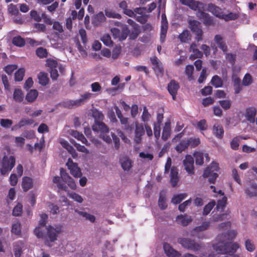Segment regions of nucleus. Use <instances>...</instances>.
I'll list each match as a JSON object with an SVG mask.
<instances>
[{
	"mask_svg": "<svg viewBox=\"0 0 257 257\" xmlns=\"http://www.w3.org/2000/svg\"><path fill=\"white\" fill-rule=\"evenodd\" d=\"M236 235L234 230H230L227 234H219L216 238L215 242L212 247L218 253L236 251L239 245L236 243L228 244L227 241L232 239Z\"/></svg>",
	"mask_w": 257,
	"mask_h": 257,
	"instance_id": "1",
	"label": "nucleus"
},
{
	"mask_svg": "<svg viewBox=\"0 0 257 257\" xmlns=\"http://www.w3.org/2000/svg\"><path fill=\"white\" fill-rule=\"evenodd\" d=\"M180 1L182 4L188 6L192 10L198 11L196 14L197 17L205 25L212 24V17L202 11L204 8V5L202 3L194 0H180Z\"/></svg>",
	"mask_w": 257,
	"mask_h": 257,
	"instance_id": "2",
	"label": "nucleus"
},
{
	"mask_svg": "<svg viewBox=\"0 0 257 257\" xmlns=\"http://www.w3.org/2000/svg\"><path fill=\"white\" fill-rule=\"evenodd\" d=\"M207 10L214 16L226 22L236 20L239 17L237 12H227L225 8H221L212 4L208 5Z\"/></svg>",
	"mask_w": 257,
	"mask_h": 257,
	"instance_id": "3",
	"label": "nucleus"
},
{
	"mask_svg": "<svg viewBox=\"0 0 257 257\" xmlns=\"http://www.w3.org/2000/svg\"><path fill=\"white\" fill-rule=\"evenodd\" d=\"M5 149L8 152L3 153L4 156L0 167V172L3 175L8 174L14 167L16 162L15 157L11 155L10 148L6 147Z\"/></svg>",
	"mask_w": 257,
	"mask_h": 257,
	"instance_id": "4",
	"label": "nucleus"
},
{
	"mask_svg": "<svg viewBox=\"0 0 257 257\" xmlns=\"http://www.w3.org/2000/svg\"><path fill=\"white\" fill-rule=\"evenodd\" d=\"M178 242L182 247L188 250L196 251L201 249V245L196 242L194 240L184 237H180L178 239Z\"/></svg>",
	"mask_w": 257,
	"mask_h": 257,
	"instance_id": "5",
	"label": "nucleus"
},
{
	"mask_svg": "<svg viewBox=\"0 0 257 257\" xmlns=\"http://www.w3.org/2000/svg\"><path fill=\"white\" fill-rule=\"evenodd\" d=\"M92 130L94 132L100 133L101 137L106 143H109L111 142V138L109 136L105 135V133L108 132V128L104 123L96 122L92 126Z\"/></svg>",
	"mask_w": 257,
	"mask_h": 257,
	"instance_id": "6",
	"label": "nucleus"
},
{
	"mask_svg": "<svg viewBox=\"0 0 257 257\" xmlns=\"http://www.w3.org/2000/svg\"><path fill=\"white\" fill-rule=\"evenodd\" d=\"M219 170L218 164L216 162H212L211 165L208 167L204 172L203 177L209 178V181L210 183H214L218 177L217 172Z\"/></svg>",
	"mask_w": 257,
	"mask_h": 257,
	"instance_id": "7",
	"label": "nucleus"
},
{
	"mask_svg": "<svg viewBox=\"0 0 257 257\" xmlns=\"http://www.w3.org/2000/svg\"><path fill=\"white\" fill-rule=\"evenodd\" d=\"M47 229L48 236L51 241H54L56 240L58 235L63 231V226L60 224H56L54 226H48Z\"/></svg>",
	"mask_w": 257,
	"mask_h": 257,
	"instance_id": "8",
	"label": "nucleus"
},
{
	"mask_svg": "<svg viewBox=\"0 0 257 257\" xmlns=\"http://www.w3.org/2000/svg\"><path fill=\"white\" fill-rule=\"evenodd\" d=\"M93 96V94L90 92H85L82 94L80 98L76 100H70L67 101L66 105L69 107L78 106L90 99Z\"/></svg>",
	"mask_w": 257,
	"mask_h": 257,
	"instance_id": "9",
	"label": "nucleus"
},
{
	"mask_svg": "<svg viewBox=\"0 0 257 257\" xmlns=\"http://www.w3.org/2000/svg\"><path fill=\"white\" fill-rule=\"evenodd\" d=\"M210 225V222L208 221H204L202 224L195 227L191 231V235L195 236L199 239H202L204 237V235L202 232L207 230Z\"/></svg>",
	"mask_w": 257,
	"mask_h": 257,
	"instance_id": "10",
	"label": "nucleus"
},
{
	"mask_svg": "<svg viewBox=\"0 0 257 257\" xmlns=\"http://www.w3.org/2000/svg\"><path fill=\"white\" fill-rule=\"evenodd\" d=\"M130 31L126 26L122 27L121 31L117 28H112L111 32L114 39H117L119 41H123L125 40L129 33Z\"/></svg>",
	"mask_w": 257,
	"mask_h": 257,
	"instance_id": "11",
	"label": "nucleus"
},
{
	"mask_svg": "<svg viewBox=\"0 0 257 257\" xmlns=\"http://www.w3.org/2000/svg\"><path fill=\"white\" fill-rule=\"evenodd\" d=\"M133 15L130 17L135 18L136 20L141 23H145L147 21L146 15V9L145 8H137L133 11Z\"/></svg>",
	"mask_w": 257,
	"mask_h": 257,
	"instance_id": "12",
	"label": "nucleus"
},
{
	"mask_svg": "<svg viewBox=\"0 0 257 257\" xmlns=\"http://www.w3.org/2000/svg\"><path fill=\"white\" fill-rule=\"evenodd\" d=\"M189 27L191 31L196 35V39L198 41L202 40V31L200 26V23L195 20L189 21Z\"/></svg>",
	"mask_w": 257,
	"mask_h": 257,
	"instance_id": "13",
	"label": "nucleus"
},
{
	"mask_svg": "<svg viewBox=\"0 0 257 257\" xmlns=\"http://www.w3.org/2000/svg\"><path fill=\"white\" fill-rule=\"evenodd\" d=\"M135 126L134 140L136 143L139 144L142 142V137L145 134V129L144 125L137 121L135 122Z\"/></svg>",
	"mask_w": 257,
	"mask_h": 257,
	"instance_id": "14",
	"label": "nucleus"
},
{
	"mask_svg": "<svg viewBox=\"0 0 257 257\" xmlns=\"http://www.w3.org/2000/svg\"><path fill=\"white\" fill-rule=\"evenodd\" d=\"M60 176L62 180L66 182L71 189L75 190L76 189L77 186L74 180L62 168L60 169Z\"/></svg>",
	"mask_w": 257,
	"mask_h": 257,
	"instance_id": "15",
	"label": "nucleus"
},
{
	"mask_svg": "<svg viewBox=\"0 0 257 257\" xmlns=\"http://www.w3.org/2000/svg\"><path fill=\"white\" fill-rule=\"evenodd\" d=\"M185 170L189 175L194 173V159L191 155H187L183 161Z\"/></svg>",
	"mask_w": 257,
	"mask_h": 257,
	"instance_id": "16",
	"label": "nucleus"
},
{
	"mask_svg": "<svg viewBox=\"0 0 257 257\" xmlns=\"http://www.w3.org/2000/svg\"><path fill=\"white\" fill-rule=\"evenodd\" d=\"M66 165L68 169L70 170L71 174L73 177L78 178L82 176V173L80 168L77 166V165L73 163L71 159L68 160Z\"/></svg>",
	"mask_w": 257,
	"mask_h": 257,
	"instance_id": "17",
	"label": "nucleus"
},
{
	"mask_svg": "<svg viewBox=\"0 0 257 257\" xmlns=\"http://www.w3.org/2000/svg\"><path fill=\"white\" fill-rule=\"evenodd\" d=\"M245 192L249 197H257V180L247 183Z\"/></svg>",
	"mask_w": 257,
	"mask_h": 257,
	"instance_id": "18",
	"label": "nucleus"
},
{
	"mask_svg": "<svg viewBox=\"0 0 257 257\" xmlns=\"http://www.w3.org/2000/svg\"><path fill=\"white\" fill-rule=\"evenodd\" d=\"M150 60L153 65V68L156 74L158 76L162 75L163 72V68L160 61L156 57H152Z\"/></svg>",
	"mask_w": 257,
	"mask_h": 257,
	"instance_id": "19",
	"label": "nucleus"
},
{
	"mask_svg": "<svg viewBox=\"0 0 257 257\" xmlns=\"http://www.w3.org/2000/svg\"><path fill=\"white\" fill-rule=\"evenodd\" d=\"M163 247L166 254L168 257H181V253L174 249L169 243H165Z\"/></svg>",
	"mask_w": 257,
	"mask_h": 257,
	"instance_id": "20",
	"label": "nucleus"
},
{
	"mask_svg": "<svg viewBox=\"0 0 257 257\" xmlns=\"http://www.w3.org/2000/svg\"><path fill=\"white\" fill-rule=\"evenodd\" d=\"M25 247L23 241L19 240L13 243V251L15 257H20Z\"/></svg>",
	"mask_w": 257,
	"mask_h": 257,
	"instance_id": "21",
	"label": "nucleus"
},
{
	"mask_svg": "<svg viewBox=\"0 0 257 257\" xmlns=\"http://www.w3.org/2000/svg\"><path fill=\"white\" fill-rule=\"evenodd\" d=\"M214 40L219 48L223 52H226L227 51V46L222 36L216 35L214 36Z\"/></svg>",
	"mask_w": 257,
	"mask_h": 257,
	"instance_id": "22",
	"label": "nucleus"
},
{
	"mask_svg": "<svg viewBox=\"0 0 257 257\" xmlns=\"http://www.w3.org/2000/svg\"><path fill=\"white\" fill-rule=\"evenodd\" d=\"M168 30V22L165 14L162 15V25L161 29L160 39L163 42L165 40Z\"/></svg>",
	"mask_w": 257,
	"mask_h": 257,
	"instance_id": "23",
	"label": "nucleus"
},
{
	"mask_svg": "<svg viewBox=\"0 0 257 257\" xmlns=\"http://www.w3.org/2000/svg\"><path fill=\"white\" fill-rule=\"evenodd\" d=\"M179 88V84L174 80H172L168 85V90L172 96L173 100L176 98V95Z\"/></svg>",
	"mask_w": 257,
	"mask_h": 257,
	"instance_id": "24",
	"label": "nucleus"
},
{
	"mask_svg": "<svg viewBox=\"0 0 257 257\" xmlns=\"http://www.w3.org/2000/svg\"><path fill=\"white\" fill-rule=\"evenodd\" d=\"M178 223L180 225L185 226L188 225L192 221V218L191 216L187 214L178 215L176 219Z\"/></svg>",
	"mask_w": 257,
	"mask_h": 257,
	"instance_id": "25",
	"label": "nucleus"
},
{
	"mask_svg": "<svg viewBox=\"0 0 257 257\" xmlns=\"http://www.w3.org/2000/svg\"><path fill=\"white\" fill-rule=\"evenodd\" d=\"M33 180L32 178L25 176L22 178V187L24 191L26 192L33 186Z\"/></svg>",
	"mask_w": 257,
	"mask_h": 257,
	"instance_id": "26",
	"label": "nucleus"
},
{
	"mask_svg": "<svg viewBox=\"0 0 257 257\" xmlns=\"http://www.w3.org/2000/svg\"><path fill=\"white\" fill-rule=\"evenodd\" d=\"M194 157L195 159L196 164L197 165H201L203 164L204 157L206 158V160L208 161L209 158L207 154H204L201 151H196L194 153Z\"/></svg>",
	"mask_w": 257,
	"mask_h": 257,
	"instance_id": "27",
	"label": "nucleus"
},
{
	"mask_svg": "<svg viewBox=\"0 0 257 257\" xmlns=\"http://www.w3.org/2000/svg\"><path fill=\"white\" fill-rule=\"evenodd\" d=\"M256 114V109L254 107H249L246 109L245 117L250 122H254Z\"/></svg>",
	"mask_w": 257,
	"mask_h": 257,
	"instance_id": "28",
	"label": "nucleus"
},
{
	"mask_svg": "<svg viewBox=\"0 0 257 257\" xmlns=\"http://www.w3.org/2000/svg\"><path fill=\"white\" fill-rule=\"evenodd\" d=\"M69 133L78 141L81 142L86 145H88V142L83 134L73 130H70Z\"/></svg>",
	"mask_w": 257,
	"mask_h": 257,
	"instance_id": "29",
	"label": "nucleus"
},
{
	"mask_svg": "<svg viewBox=\"0 0 257 257\" xmlns=\"http://www.w3.org/2000/svg\"><path fill=\"white\" fill-rule=\"evenodd\" d=\"M212 131L213 134L218 139H222L223 134L224 130L222 126L218 123H215L213 126Z\"/></svg>",
	"mask_w": 257,
	"mask_h": 257,
	"instance_id": "30",
	"label": "nucleus"
},
{
	"mask_svg": "<svg viewBox=\"0 0 257 257\" xmlns=\"http://www.w3.org/2000/svg\"><path fill=\"white\" fill-rule=\"evenodd\" d=\"M170 180L172 186L175 187L178 181V170L175 167H172L171 169Z\"/></svg>",
	"mask_w": 257,
	"mask_h": 257,
	"instance_id": "31",
	"label": "nucleus"
},
{
	"mask_svg": "<svg viewBox=\"0 0 257 257\" xmlns=\"http://www.w3.org/2000/svg\"><path fill=\"white\" fill-rule=\"evenodd\" d=\"M171 134V124L169 121L166 122L164 127L162 138L164 140H167L170 137Z\"/></svg>",
	"mask_w": 257,
	"mask_h": 257,
	"instance_id": "32",
	"label": "nucleus"
},
{
	"mask_svg": "<svg viewBox=\"0 0 257 257\" xmlns=\"http://www.w3.org/2000/svg\"><path fill=\"white\" fill-rule=\"evenodd\" d=\"M38 95V92L36 89H32L26 95V99L29 102H32L35 100Z\"/></svg>",
	"mask_w": 257,
	"mask_h": 257,
	"instance_id": "33",
	"label": "nucleus"
},
{
	"mask_svg": "<svg viewBox=\"0 0 257 257\" xmlns=\"http://www.w3.org/2000/svg\"><path fill=\"white\" fill-rule=\"evenodd\" d=\"M119 8L122 10L123 14L128 16H132L133 15V10L127 9V3L123 1L121 2L119 4Z\"/></svg>",
	"mask_w": 257,
	"mask_h": 257,
	"instance_id": "34",
	"label": "nucleus"
},
{
	"mask_svg": "<svg viewBox=\"0 0 257 257\" xmlns=\"http://www.w3.org/2000/svg\"><path fill=\"white\" fill-rule=\"evenodd\" d=\"M75 212L81 216L85 218L86 219L88 220L91 222H94L95 220V217L94 215L88 213L86 212L80 211L78 210H75Z\"/></svg>",
	"mask_w": 257,
	"mask_h": 257,
	"instance_id": "35",
	"label": "nucleus"
},
{
	"mask_svg": "<svg viewBox=\"0 0 257 257\" xmlns=\"http://www.w3.org/2000/svg\"><path fill=\"white\" fill-rule=\"evenodd\" d=\"M195 44H192L190 46V50L193 52V53L191 55L190 58L194 59L196 58H200L202 56V53L198 49H196Z\"/></svg>",
	"mask_w": 257,
	"mask_h": 257,
	"instance_id": "36",
	"label": "nucleus"
},
{
	"mask_svg": "<svg viewBox=\"0 0 257 257\" xmlns=\"http://www.w3.org/2000/svg\"><path fill=\"white\" fill-rule=\"evenodd\" d=\"M38 78L40 84L45 86L49 82V78L47 74L44 72H40L38 75Z\"/></svg>",
	"mask_w": 257,
	"mask_h": 257,
	"instance_id": "37",
	"label": "nucleus"
},
{
	"mask_svg": "<svg viewBox=\"0 0 257 257\" xmlns=\"http://www.w3.org/2000/svg\"><path fill=\"white\" fill-rule=\"evenodd\" d=\"M24 94L20 89H16L13 94V98L17 102H21L23 100Z\"/></svg>",
	"mask_w": 257,
	"mask_h": 257,
	"instance_id": "38",
	"label": "nucleus"
},
{
	"mask_svg": "<svg viewBox=\"0 0 257 257\" xmlns=\"http://www.w3.org/2000/svg\"><path fill=\"white\" fill-rule=\"evenodd\" d=\"M11 232L12 233H14L17 235H19L21 234V224L19 222H16L12 224Z\"/></svg>",
	"mask_w": 257,
	"mask_h": 257,
	"instance_id": "39",
	"label": "nucleus"
},
{
	"mask_svg": "<svg viewBox=\"0 0 257 257\" xmlns=\"http://www.w3.org/2000/svg\"><path fill=\"white\" fill-rule=\"evenodd\" d=\"M121 167L124 170H128L132 167L131 161L126 158L121 159Z\"/></svg>",
	"mask_w": 257,
	"mask_h": 257,
	"instance_id": "40",
	"label": "nucleus"
},
{
	"mask_svg": "<svg viewBox=\"0 0 257 257\" xmlns=\"http://www.w3.org/2000/svg\"><path fill=\"white\" fill-rule=\"evenodd\" d=\"M178 38L182 42H187L190 39L191 36L189 32L185 30L179 35Z\"/></svg>",
	"mask_w": 257,
	"mask_h": 257,
	"instance_id": "41",
	"label": "nucleus"
},
{
	"mask_svg": "<svg viewBox=\"0 0 257 257\" xmlns=\"http://www.w3.org/2000/svg\"><path fill=\"white\" fill-rule=\"evenodd\" d=\"M227 200V198L225 196H223L221 199H220L218 201L216 206V208L218 211H223L226 206Z\"/></svg>",
	"mask_w": 257,
	"mask_h": 257,
	"instance_id": "42",
	"label": "nucleus"
},
{
	"mask_svg": "<svg viewBox=\"0 0 257 257\" xmlns=\"http://www.w3.org/2000/svg\"><path fill=\"white\" fill-rule=\"evenodd\" d=\"M253 81L252 76L249 73H246L243 78L242 83L243 86H247L252 84Z\"/></svg>",
	"mask_w": 257,
	"mask_h": 257,
	"instance_id": "43",
	"label": "nucleus"
},
{
	"mask_svg": "<svg viewBox=\"0 0 257 257\" xmlns=\"http://www.w3.org/2000/svg\"><path fill=\"white\" fill-rule=\"evenodd\" d=\"M186 197L187 194L185 193L176 195L173 196V197L172 199L171 202L172 203L174 204H177L180 203Z\"/></svg>",
	"mask_w": 257,
	"mask_h": 257,
	"instance_id": "44",
	"label": "nucleus"
},
{
	"mask_svg": "<svg viewBox=\"0 0 257 257\" xmlns=\"http://www.w3.org/2000/svg\"><path fill=\"white\" fill-rule=\"evenodd\" d=\"M105 17L102 12H99L94 17L93 23L95 25H98L100 23L104 22Z\"/></svg>",
	"mask_w": 257,
	"mask_h": 257,
	"instance_id": "45",
	"label": "nucleus"
},
{
	"mask_svg": "<svg viewBox=\"0 0 257 257\" xmlns=\"http://www.w3.org/2000/svg\"><path fill=\"white\" fill-rule=\"evenodd\" d=\"M215 203L214 201H212L208 203L207 205H206L203 209V215L206 216L208 214L212 208L214 207Z\"/></svg>",
	"mask_w": 257,
	"mask_h": 257,
	"instance_id": "46",
	"label": "nucleus"
},
{
	"mask_svg": "<svg viewBox=\"0 0 257 257\" xmlns=\"http://www.w3.org/2000/svg\"><path fill=\"white\" fill-rule=\"evenodd\" d=\"M92 116L95 118V122H99L98 121V120H101L102 119L103 116L101 112H99L96 109H91Z\"/></svg>",
	"mask_w": 257,
	"mask_h": 257,
	"instance_id": "47",
	"label": "nucleus"
},
{
	"mask_svg": "<svg viewBox=\"0 0 257 257\" xmlns=\"http://www.w3.org/2000/svg\"><path fill=\"white\" fill-rule=\"evenodd\" d=\"M23 205L20 203H18L13 210V215L16 216L20 215L22 213Z\"/></svg>",
	"mask_w": 257,
	"mask_h": 257,
	"instance_id": "48",
	"label": "nucleus"
},
{
	"mask_svg": "<svg viewBox=\"0 0 257 257\" xmlns=\"http://www.w3.org/2000/svg\"><path fill=\"white\" fill-rule=\"evenodd\" d=\"M59 142L62 147L66 149L69 152H74L73 148L69 145L67 141L63 139H60Z\"/></svg>",
	"mask_w": 257,
	"mask_h": 257,
	"instance_id": "49",
	"label": "nucleus"
},
{
	"mask_svg": "<svg viewBox=\"0 0 257 257\" xmlns=\"http://www.w3.org/2000/svg\"><path fill=\"white\" fill-rule=\"evenodd\" d=\"M101 41L103 44L108 47L112 45V41H111L110 36L108 34L104 35L101 38Z\"/></svg>",
	"mask_w": 257,
	"mask_h": 257,
	"instance_id": "50",
	"label": "nucleus"
},
{
	"mask_svg": "<svg viewBox=\"0 0 257 257\" xmlns=\"http://www.w3.org/2000/svg\"><path fill=\"white\" fill-rule=\"evenodd\" d=\"M68 196L79 203H81L83 201V198L80 195L75 192L69 193Z\"/></svg>",
	"mask_w": 257,
	"mask_h": 257,
	"instance_id": "51",
	"label": "nucleus"
},
{
	"mask_svg": "<svg viewBox=\"0 0 257 257\" xmlns=\"http://www.w3.org/2000/svg\"><path fill=\"white\" fill-rule=\"evenodd\" d=\"M25 72V69L24 68H21L15 73V80L17 81H21L23 80Z\"/></svg>",
	"mask_w": 257,
	"mask_h": 257,
	"instance_id": "52",
	"label": "nucleus"
},
{
	"mask_svg": "<svg viewBox=\"0 0 257 257\" xmlns=\"http://www.w3.org/2000/svg\"><path fill=\"white\" fill-rule=\"evenodd\" d=\"M211 84L215 87H221L222 85V81L218 76H213L211 80Z\"/></svg>",
	"mask_w": 257,
	"mask_h": 257,
	"instance_id": "53",
	"label": "nucleus"
},
{
	"mask_svg": "<svg viewBox=\"0 0 257 257\" xmlns=\"http://www.w3.org/2000/svg\"><path fill=\"white\" fill-rule=\"evenodd\" d=\"M70 142L74 145V146L76 147L78 151L84 153L86 154H87L89 153V151L84 146H81L79 144L76 143L74 141H70Z\"/></svg>",
	"mask_w": 257,
	"mask_h": 257,
	"instance_id": "54",
	"label": "nucleus"
},
{
	"mask_svg": "<svg viewBox=\"0 0 257 257\" xmlns=\"http://www.w3.org/2000/svg\"><path fill=\"white\" fill-rule=\"evenodd\" d=\"M43 226H41L38 225L34 230V233L35 235L39 238H43L44 234V229L42 228Z\"/></svg>",
	"mask_w": 257,
	"mask_h": 257,
	"instance_id": "55",
	"label": "nucleus"
},
{
	"mask_svg": "<svg viewBox=\"0 0 257 257\" xmlns=\"http://www.w3.org/2000/svg\"><path fill=\"white\" fill-rule=\"evenodd\" d=\"M0 124L4 128H9L13 124V121L8 118H2L0 119Z\"/></svg>",
	"mask_w": 257,
	"mask_h": 257,
	"instance_id": "56",
	"label": "nucleus"
},
{
	"mask_svg": "<svg viewBox=\"0 0 257 257\" xmlns=\"http://www.w3.org/2000/svg\"><path fill=\"white\" fill-rule=\"evenodd\" d=\"M194 70V67L192 65H187L185 68V73L188 76V78L189 80L194 79V77L192 76V73Z\"/></svg>",
	"mask_w": 257,
	"mask_h": 257,
	"instance_id": "57",
	"label": "nucleus"
},
{
	"mask_svg": "<svg viewBox=\"0 0 257 257\" xmlns=\"http://www.w3.org/2000/svg\"><path fill=\"white\" fill-rule=\"evenodd\" d=\"M13 43L19 47H22L24 45V40L20 36L15 37L13 39Z\"/></svg>",
	"mask_w": 257,
	"mask_h": 257,
	"instance_id": "58",
	"label": "nucleus"
},
{
	"mask_svg": "<svg viewBox=\"0 0 257 257\" xmlns=\"http://www.w3.org/2000/svg\"><path fill=\"white\" fill-rule=\"evenodd\" d=\"M188 143L187 142V141L184 140L177 146L176 149L178 152L180 153L182 152L183 151L185 150V149L188 147Z\"/></svg>",
	"mask_w": 257,
	"mask_h": 257,
	"instance_id": "59",
	"label": "nucleus"
},
{
	"mask_svg": "<svg viewBox=\"0 0 257 257\" xmlns=\"http://www.w3.org/2000/svg\"><path fill=\"white\" fill-rule=\"evenodd\" d=\"M150 117V114L149 113L147 107L145 106L142 115V120L145 123L149 120Z\"/></svg>",
	"mask_w": 257,
	"mask_h": 257,
	"instance_id": "60",
	"label": "nucleus"
},
{
	"mask_svg": "<svg viewBox=\"0 0 257 257\" xmlns=\"http://www.w3.org/2000/svg\"><path fill=\"white\" fill-rule=\"evenodd\" d=\"M25 142V139L22 137H16L15 138V143L17 147L23 148Z\"/></svg>",
	"mask_w": 257,
	"mask_h": 257,
	"instance_id": "61",
	"label": "nucleus"
},
{
	"mask_svg": "<svg viewBox=\"0 0 257 257\" xmlns=\"http://www.w3.org/2000/svg\"><path fill=\"white\" fill-rule=\"evenodd\" d=\"M8 10L9 13L13 15H16L19 13V10L18 7L12 4L8 6Z\"/></svg>",
	"mask_w": 257,
	"mask_h": 257,
	"instance_id": "62",
	"label": "nucleus"
},
{
	"mask_svg": "<svg viewBox=\"0 0 257 257\" xmlns=\"http://www.w3.org/2000/svg\"><path fill=\"white\" fill-rule=\"evenodd\" d=\"M246 249L249 251H252L255 248V246L252 240L247 239L245 242Z\"/></svg>",
	"mask_w": 257,
	"mask_h": 257,
	"instance_id": "63",
	"label": "nucleus"
},
{
	"mask_svg": "<svg viewBox=\"0 0 257 257\" xmlns=\"http://www.w3.org/2000/svg\"><path fill=\"white\" fill-rule=\"evenodd\" d=\"M159 206L162 209H165L167 207L166 198L164 196L161 195L158 201Z\"/></svg>",
	"mask_w": 257,
	"mask_h": 257,
	"instance_id": "64",
	"label": "nucleus"
}]
</instances>
